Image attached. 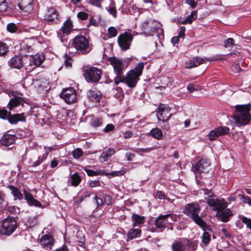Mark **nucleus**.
<instances>
[{
    "label": "nucleus",
    "mask_w": 251,
    "mask_h": 251,
    "mask_svg": "<svg viewBox=\"0 0 251 251\" xmlns=\"http://www.w3.org/2000/svg\"><path fill=\"white\" fill-rule=\"evenodd\" d=\"M201 210V206L198 203L192 202L187 204L182 212L191 218L203 230H205L207 228L208 226L206 222L199 216Z\"/></svg>",
    "instance_id": "obj_1"
},
{
    "label": "nucleus",
    "mask_w": 251,
    "mask_h": 251,
    "mask_svg": "<svg viewBox=\"0 0 251 251\" xmlns=\"http://www.w3.org/2000/svg\"><path fill=\"white\" fill-rule=\"evenodd\" d=\"M251 104L238 105L235 106L236 112L233 117L235 123L238 126H245L248 124L251 120V114L250 109Z\"/></svg>",
    "instance_id": "obj_2"
},
{
    "label": "nucleus",
    "mask_w": 251,
    "mask_h": 251,
    "mask_svg": "<svg viewBox=\"0 0 251 251\" xmlns=\"http://www.w3.org/2000/svg\"><path fill=\"white\" fill-rule=\"evenodd\" d=\"M161 26L162 25L159 22L150 19L143 23L142 28L148 35L153 36L156 34L160 38V36H163L164 33Z\"/></svg>",
    "instance_id": "obj_3"
},
{
    "label": "nucleus",
    "mask_w": 251,
    "mask_h": 251,
    "mask_svg": "<svg viewBox=\"0 0 251 251\" xmlns=\"http://www.w3.org/2000/svg\"><path fill=\"white\" fill-rule=\"evenodd\" d=\"M72 45L78 53L82 54L89 53L93 47L89 39L83 35H78L75 37L73 39Z\"/></svg>",
    "instance_id": "obj_4"
},
{
    "label": "nucleus",
    "mask_w": 251,
    "mask_h": 251,
    "mask_svg": "<svg viewBox=\"0 0 251 251\" xmlns=\"http://www.w3.org/2000/svg\"><path fill=\"white\" fill-rule=\"evenodd\" d=\"M144 67L143 62L137 64L134 69L129 71L125 76V82L129 87H134L138 81L139 76L142 75V71Z\"/></svg>",
    "instance_id": "obj_5"
},
{
    "label": "nucleus",
    "mask_w": 251,
    "mask_h": 251,
    "mask_svg": "<svg viewBox=\"0 0 251 251\" xmlns=\"http://www.w3.org/2000/svg\"><path fill=\"white\" fill-rule=\"evenodd\" d=\"M17 227V224L15 218L8 217L2 222L0 229L2 234L9 236L12 234Z\"/></svg>",
    "instance_id": "obj_6"
},
{
    "label": "nucleus",
    "mask_w": 251,
    "mask_h": 251,
    "mask_svg": "<svg viewBox=\"0 0 251 251\" xmlns=\"http://www.w3.org/2000/svg\"><path fill=\"white\" fill-rule=\"evenodd\" d=\"M86 81L90 83L98 82L100 78L101 71L96 67H91L86 69L83 73Z\"/></svg>",
    "instance_id": "obj_7"
},
{
    "label": "nucleus",
    "mask_w": 251,
    "mask_h": 251,
    "mask_svg": "<svg viewBox=\"0 0 251 251\" xmlns=\"http://www.w3.org/2000/svg\"><path fill=\"white\" fill-rule=\"evenodd\" d=\"M210 163L206 159L200 158L196 163L193 166V170L196 175V177L198 176L201 177L200 175L202 173H207L209 171Z\"/></svg>",
    "instance_id": "obj_8"
},
{
    "label": "nucleus",
    "mask_w": 251,
    "mask_h": 251,
    "mask_svg": "<svg viewBox=\"0 0 251 251\" xmlns=\"http://www.w3.org/2000/svg\"><path fill=\"white\" fill-rule=\"evenodd\" d=\"M133 38V35L127 32L121 34L118 36L117 42L122 50H126L130 48Z\"/></svg>",
    "instance_id": "obj_9"
},
{
    "label": "nucleus",
    "mask_w": 251,
    "mask_h": 251,
    "mask_svg": "<svg viewBox=\"0 0 251 251\" xmlns=\"http://www.w3.org/2000/svg\"><path fill=\"white\" fill-rule=\"evenodd\" d=\"M60 97L68 104L74 103L77 100L76 91L72 87L63 89Z\"/></svg>",
    "instance_id": "obj_10"
},
{
    "label": "nucleus",
    "mask_w": 251,
    "mask_h": 251,
    "mask_svg": "<svg viewBox=\"0 0 251 251\" xmlns=\"http://www.w3.org/2000/svg\"><path fill=\"white\" fill-rule=\"evenodd\" d=\"M207 203L212 208L213 210L216 211L217 212L221 209L227 207V203L224 199H219L216 196L208 199L207 201Z\"/></svg>",
    "instance_id": "obj_11"
},
{
    "label": "nucleus",
    "mask_w": 251,
    "mask_h": 251,
    "mask_svg": "<svg viewBox=\"0 0 251 251\" xmlns=\"http://www.w3.org/2000/svg\"><path fill=\"white\" fill-rule=\"evenodd\" d=\"M171 108L166 104H160L158 108L157 117L159 121H167L171 117Z\"/></svg>",
    "instance_id": "obj_12"
},
{
    "label": "nucleus",
    "mask_w": 251,
    "mask_h": 251,
    "mask_svg": "<svg viewBox=\"0 0 251 251\" xmlns=\"http://www.w3.org/2000/svg\"><path fill=\"white\" fill-rule=\"evenodd\" d=\"M25 104L26 106H28L24 98L14 96L9 101L7 107L9 110L12 111L20 106L24 108L25 106Z\"/></svg>",
    "instance_id": "obj_13"
},
{
    "label": "nucleus",
    "mask_w": 251,
    "mask_h": 251,
    "mask_svg": "<svg viewBox=\"0 0 251 251\" xmlns=\"http://www.w3.org/2000/svg\"><path fill=\"white\" fill-rule=\"evenodd\" d=\"M73 29V22L68 19L64 23L63 26L57 32V36L62 42H63V37L68 35Z\"/></svg>",
    "instance_id": "obj_14"
},
{
    "label": "nucleus",
    "mask_w": 251,
    "mask_h": 251,
    "mask_svg": "<svg viewBox=\"0 0 251 251\" xmlns=\"http://www.w3.org/2000/svg\"><path fill=\"white\" fill-rule=\"evenodd\" d=\"M109 61L113 67L114 73L116 74H123L124 64L123 61L116 57L109 58Z\"/></svg>",
    "instance_id": "obj_15"
},
{
    "label": "nucleus",
    "mask_w": 251,
    "mask_h": 251,
    "mask_svg": "<svg viewBox=\"0 0 251 251\" xmlns=\"http://www.w3.org/2000/svg\"><path fill=\"white\" fill-rule=\"evenodd\" d=\"M216 59L212 58H201L200 57H196L193 58L192 59H190L188 62L186 63L185 67L188 69H191L194 67H196L199 66L201 64H203L205 62V60H207L209 61H214L216 60Z\"/></svg>",
    "instance_id": "obj_16"
},
{
    "label": "nucleus",
    "mask_w": 251,
    "mask_h": 251,
    "mask_svg": "<svg viewBox=\"0 0 251 251\" xmlns=\"http://www.w3.org/2000/svg\"><path fill=\"white\" fill-rule=\"evenodd\" d=\"M58 13L54 7L48 8L44 16V20L48 22L56 23L58 20Z\"/></svg>",
    "instance_id": "obj_17"
},
{
    "label": "nucleus",
    "mask_w": 251,
    "mask_h": 251,
    "mask_svg": "<svg viewBox=\"0 0 251 251\" xmlns=\"http://www.w3.org/2000/svg\"><path fill=\"white\" fill-rule=\"evenodd\" d=\"M232 215V211L229 209L224 208L217 212L216 217L223 222H227Z\"/></svg>",
    "instance_id": "obj_18"
},
{
    "label": "nucleus",
    "mask_w": 251,
    "mask_h": 251,
    "mask_svg": "<svg viewBox=\"0 0 251 251\" xmlns=\"http://www.w3.org/2000/svg\"><path fill=\"white\" fill-rule=\"evenodd\" d=\"M33 0H18L19 8L25 13H29L33 10Z\"/></svg>",
    "instance_id": "obj_19"
},
{
    "label": "nucleus",
    "mask_w": 251,
    "mask_h": 251,
    "mask_svg": "<svg viewBox=\"0 0 251 251\" xmlns=\"http://www.w3.org/2000/svg\"><path fill=\"white\" fill-rule=\"evenodd\" d=\"M7 120L11 124L13 125L17 124L19 122H25L26 120L24 112L14 114L9 113Z\"/></svg>",
    "instance_id": "obj_20"
},
{
    "label": "nucleus",
    "mask_w": 251,
    "mask_h": 251,
    "mask_svg": "<svg viewBox=\"0 0 251 251\" xmlns=\"http://www.w3.org/2000/svg\"><path fill=\"white\" fill-rule=\"evenodd\" d=\"M8 64L11 68L20 69L24 66L23 57L20 55H15L8 61Z\"/></svg>",
    "instance_id": "obj_21"
},
{
    "label": "nucleus",
    "mask_w": 251,
    "mask_h": 251,
    "mask_svg": "<svg viewBox=\"0 0 251 251\" xmlns=\"http://www.w3.org/2000/svg\"><path fill=\"white\" fill-rule=\"evenodd\" d=\"M40 243L44 247L50 250L53 245L54 239L51 235L45 234L41 238Z\"/></svg>",
    "instance_id": "obj_22"
},
{
    "label": "nucleus",
    "mask_w": 251,
    "mask_h": 251,
    "mask_svg": "<svg viewBox=\"0 0 251 251\" xmlns=\"http://www.w3.org/2000/svg\"><path fill=\"white\" fill-rule=\"evenodd\" d=\"M23 192L25 195V199L29 205L35 206L39 207L41 206L42 204L41 202L35 199L30 193L27 191L25 189L23 190Z\"/></svg>",
    "instance_id": "obj_23"
},
{
    "label": "nucleus",
    "mask_w": 251,
    "mask_h": 251,
    "mask_svg": "<svg viewBox=\"0 0 251 251\" xmlns=\"http://www.w3.org/2000/svg\"><path fill=\"white\" fill-rule=\"evenodd\" d=\"M166 216H167L160 214L156 218L154 222L155 227L159 229L161 232L166 227V222H168L167 220H166Z\"/></svg>",
    "instance_id": "obj_24"
},
{
    "label": "nucleus",
    "mask_w": 251,
    "mask_h": 251,
    "mask_svg": "<svg viewBox=\"0 0 251 251\" xmlns=\"http://www.w3.org/2000/svg\"><path fill=\"white\" fill-rule=\"evenodd\" d=\"M16 139V136L14 135L5 134L0 140V143L4 146H8L13 144Z\"/></svg>",
    "instance_id": "obj_25"
},
{
    "label": "nucleus",
    "mask_w": 251,
    "mask_h": 251,
    "mask_svg": "<svg viewBox=\"0 0 251 251\" xmlns=\"http://www.w3.org/2000/svg\"><path fill=\"white\" fill-rule=\"evenodd\" d=\"M188 243V240L185 239L183 241L174 242L172 245L173 251H185L186 244Z\"/></svg>",
    "instance_id": "obj_26"
},
{
    "label": "nucleus",
    "mask_w": 251,
    "mask_h": 251,
    "mask_svg": "<svg viewBox=\"0 0 251 251\" xmlns=\"http://www.w3.org/2000/svg\"><path fill=\"white\" fill-rule=\"evenodd\" d=\"M145 218L144 216H140L137 214H133L131 216V221L132 222V226H140L144 224Z\"/></svg>",
    "instance_id": "obj_27"
},
{
    "label": "nucleus",
    "mask_w": 251,
    "mask_h": 251,
    "mask_svg": "<svg viewBox=\"0 0 251 251\" xmlns=\"http://www.w3.org/2000/svg\"><path fill=\"white\" fill-rule=\"evenodd\" d=\"M96 176L98 175H104L105 176L111 175L112 176H121L124 175L126 172V169L124 168H122L121 170L119 171H113L111 173H105L103 170H99L98 171H96Z\"/></svg>",
    "instance_id": "obj_28"
},
{
    "label": "nucleus",
    "mask_w": 251,
    "mask_h": 251,
    "mask_svg": "<svg viewBox=\"0 0 251 251\" xmlns=\"http://www.w3.org/2000/svg\"><path fill=\"white\" fill-rule=\"evenodd\" d=\"M115 151L114 149H108L101 153L99 159L100 160L101 162L107 161L115 153Z\"/></svg>",
    "instance_id": "obj_29"
},
{
    "label": "nucleus",
    "mask_w": 251,
    "mask_h": 251,
    "mask_svg": "<svg viewBox=\"0 0 251 251\" xmlns=\"http://www.w3.org/2000/svg\"><path fill=\"white\" fill-rule=\"evenodd\" d=\"M7 188H8L11 190V194L13 196L14 200H23V195L19 191L17 187L12 185H9L7 186Z\"/></svg>",
    "instance_id": "obj_30"
},
{
    "label": "nucleus",
    "mask_w": 251,
    "mask_h": 251,
    "mask_svg": "<svg viewBox=\"0 0 251 251\" xmlns=\"http://www.w3.org/2000/svg\"><path fill=\"white\" fill-rule=\"evenodd\" d=\"M32 62L34 63V67L33 69L36 66H40L44 60V56L42 54H37L34 55L32 54Z\"/></svg>",
    "instance_id": "obj_31"
},
{
    "label": "nucleus",
    "mask_w": 251,
    "mask_h": 251,
    "mask_svg": "<svg viewBox=\"0 0 251 251\" xmlns=\"http://www.w3.org/2000/svg\"><path fill=\"white\" fill-rule=\"evenodd\" d=\"M88 97L90 100L94 102H99L100 100V92L95 90H90L88 93Z\"/></svg>",
    "instance_id": "obj_32"
},
{
    "label": "nucleus",
    "mask_w": 251,
    "mask_h": 251,
    "mask_svg": "<svg viewBox=\"0 0 251 251\" xmlns=\"http://www.w3.org/2000/svg\"><path fill=\"white\" fill-rule=\"evenodd\" d=\"M81 180V178L80 176L77 173L75 172L71 176V184L72 186L76 187L79 185Z\"/></svg>",
    "instance_id": "obj_33"
},
{
    "label": "nucleus",
    "mask_w": 251,
    "mask_h": 251,
    "mask_svg": "<svg viewBox=\"0 0 251 251\" xmlns=\"http://www.w3.org/2000/svg\"><path fill=\"white\" fill-rule=\"evenodd\" d=\"M197 18V11H193L191 13L189 16H188L183 22L182 24H191Z\"/></svg>",
    "instance_id": "obj_34"
},
{
    "label": "nucleus",
    "mask_w": 251,
    "mask_h": 251,
    "mask_svg": "<svg viewBox=\"0 0 251 251\" xmlns=\"http://www.w3.org/2000/svg\"><path fill=\"white\" fill-rule=\"evenodd\" d=\"M141 233V230L139 229L131 228L130 229L127 233L128 238L130 240L133 238H136L140 236Z\"/></svg>",
    "instance_id": "obj_35"
},
{
    "label": "nucleus",
    "mask_w": 251,
    "mask_h": 251,
    "mask_svg": "<svg viewBox=\"0 0 251 251\" xmlns=\"http://www.w3.org/2000/svg\"><path fill=\"white\" fill-rule=\"evenodd\" d=\"M98 206H101L104 203L103 199V193L102 192H99L97 194H95L94 197Z\"/></svg>",
    "instance_id": "obj_36"
},
{
    "label": "nucleus",
    "mask_w": 251,
    "mask_h": 251,
    "mask_svg": "<svg viewBox=\"0 0 251 251\" xmlns=\"http://www.w3.org/2000/svg\"><path fill=\"white\" fill-rule=\"evenodd\" d=\"M150 134L152 137L158 140L160 139L162 137V132L161 129L158 128L152 129L150 131Z\"/></svg>",
    "instance_id": "obj_37"
},
{
    "label": "nucleus",
    "mask_w": 251,
    "mask_h": 251,
    "mask_svg": "<svg viewBox=\"0 0 251 251\" xmlns=\"http://www.w3.org/2000/svg\"><path fill=\"white\" fill-rule=\"evenodd\" d=\"M48 156V153L45 152L42 154V155L40 156L38 158V160L32 163L31 166L33 167H36L40 165L43 162L44 160L47 159Z\"/></svg>",
    "instance_id": "obj_38"
},
{
    "label": "nucleus",
    "mask_w": 251,
    "mask_h": 251,
    "mask_svg": "<svg viewBox=\"0 0 251 251\" xmlns=\"http://www.w3.org/2000/svg\"><path fill=\"white\" fill-rule=\"evenodd\" d=\"M220 136L225 135L229 133V128L227 126H220L216 128Z\"/></svg>",
    "instance_id": "obj_39"
},
{
    "label": "nucleus",
    "mask_w": 251,
    "mask_h": 251,
    "mask_svg": "<svg viewBox=\"0 0 251 251\" xmlns=\"http://www.w3.org/2000/svg\"><path fill=\"white\" fill-rule=\"evenodd\" d=\"M204 232L201 237L202 243L207 246L211 241L210 235L208 232L205 231V229L203 230Z\"/></svg>",
    "instance_id": "obj_40"
},
{
    "label": "nucleus",
    "mask_w": 251,
    "mask_h": 251,
    "mask_svg": "<svg viewBox=\"0 0 251 251\" xmlns=\"http://www.w3.org/2000/svg\"><path fill=\"white\" fill-rule=\"evenodd\" d=\"M8 51V46L5 43L0 41V56L6 55Z\"/></svg>",
    "instance_id": "obj_41"
},
{
    "label": "nucleus",
    "mask_w": 251,
    "mask_h": 251,
    "mask_svg": "<svg viewBox=\"0 0 251 251\" xmlns=\"http://www.w3.org/2000/svg\"><path fill=\"white\" fill-rule=\"evenodd\" d=\"M208 138L210 141H213L216 140L217 138L220 137L219 135L218 134V132L216 128L214 129L211 130L209 133H208Z\"/></svg>",
    "instance_id": "obj_42"
},
{
    "label": "nucleus",
    "mask_w": 251,
    "mask_h": 251,
    "mask_svg": "<svg viewBox=\"0 0 251 251\" xmlns=\"http://www.w3.org/2000/svg\"><path fill=\"white\" fill-rule=\"evenodd\" d=\"M102 123V120L100 118L94 117L91 120V124L94 127H98Z\"/></svg>",
    "instance_id": "obj_43"
},
{
    "label": "nucleus",
    "mask_w": 251,
    "mask_h": 251,
    "mask_svg": "<svg viewBox=\"0 0 251 251\" xmlns=\"http://www.w3.org/2000/svg\"><path fill=\"white\" fill-rule=\"evenodd\" d=\"M107 32L109 38H113L116 36L118 33L117 29L113 26L109 27Z\"/></svg>",
    "instance_id": "obj_44"
},
{
    "label": "nucleus",
    "mask_w": 251,
    "mask_h": 251,
    "mask_svg": "<svg viewBox=\"0 0 251 251\" xmlns=\"http://www.w3.org/2000/svg\"><path fill=\"white\" fill-rule=\"evenodd\" d=\"M165 215L167 216L166 217V220L168 221V222H166L167 224L171 225L173 222L177 221V217L176 215L171 214H166Z\"/></svg>",
    "instance_id": "obj_45"
},
{
    "label": "nucleus",
    "mask_w": 251,
    "mask_h": 251,
    "mask_svg": "<svg viewBox=\"0 0 251 251\" xmlns=\"http://www.w3.org/2000/svg\"><path fill=\"white\" fill-rule=\"evenodd\" d=\"M28 57H26V58L25 59L24 62V64L26 66V67L27 66H34V63L32 62V54H29L27 55Z\"/></svg>",
    "instance_id": "obj_46"
},
{
    "label": "nucleus",
    "mask_w": 251,
    "mask_h": 251,
    "mask_svg": "<svg viewBox=\"0 0 251 251\" xmlns=\"http://www.w3.org/2000/svg\"><path fill=\"white\" fill-rule=\"evenodd\" d=\"M83 151L80 148H77L73 151V155L75 158L78 159L83 155Z\"/></svg>",
    "instance_id": "obj_47"
},
{
    "label": "nucleus",
    "mask_w": 251,
    "mask_h": 251,
    "mask_svg": "<svg viewBox=\"0 0 251 251\" xmlns=\"http://www.w3.org/2000/svg\"><path fill=\"white\" fill-rule=\"evenodd\" d=\"M155 149V147H152L151 148H146V149H137L135 151L139 154H142L143 153L149 152L150 151L153 150Z\"/></svg>",
    "instance_id": "obj_48"
},
{
    "label": "nucleus",
    "mask_w": 251,
    "mask_h": 251,
    "mask_svg": "<svg viewBox=\"0 0 251 251\" xmlns=\"http://www.w3.org/2000/svg\"><path fill=\"white\" fill-rule=\"evenodd\" d=\"M116 75L114 79V82L116 84H118L121 82H125V77L124 76L123 74H116Z\"/></svg>",
    "instance_id": "obj_49"
},
{
    "label": "nucleus",
    "mask_w": 251,
    "mask_h": 251,
    "mask_svg": "<svg viewBox=\"0 0 251 251\" xmlns=\"http://www.w3.org/2000/svg\"><path fill=\"white\" fill-rule=\"evenodd\" d=\"M76 237L79 239V240L78 241V245L82 247L84 245V235H82L80 232L77 231L76 233Z\"/></svg>",
    "instance_id": "obj_50"
},
{
    "label": "nucleus",
    "mask_w": 251,
    "mask_h": 251,
    "mask_svg": "<svg viewBox=\"0 0 251 251\" xmlns=\"http://www.w3.org/2000/svg\"><path fill=\"white\" fill-rule=\"evenodd\" d=\"M107 10L110 14L112 15L114 18L117 17V10L114 6H109L107 8Z\"/></svg>",
    "instance_id": "obj_51"
},
{
    "label": "nucleus",
    "mask_w": 251,
    "mask_h": 251,
    "mask_svg": "<svg viewBox=\"0 0 251 251\" xmlns=\"http://www.w3.org/2000/svg\"><path fill=\"white\" fill-rule=\"evenodd\" d=\"M7 29L8 31L13 33L17 31V27L14 23L8 24L7 25Z\"/></svg>",
    "instance_id": "obj_52"
},
{
    "label": "nucleus",
    "mask_w": 251,
    "mask_h": 251,
    "mask_svg": "<svg viewBox=\"0 0 251 251\" xmlns=\"http://www.w3.org/2000/svg\"><path fill=\"white\" fill-rule=\"evenodd\" d=\"M243 223L246 225L247 227L251 229V219L243 216L241 219Z\"/></svg>",
    "instance_id": "obj_53"
},
{
    "label": "nucleus",
    "mask_w": 251,
    "mask_h": 251,
    "mask_svg": "<svg viewBox=\"0 0 251 251\" xmlns=\"http://www.w3.org/2000/svg\"><path fill=\"white\" fill-rule=\"evenodd\" d=\"M103 199L104 203L107 205H110L112 203V198L110 195L103 194Z\"/></svg>",
    "instance_id": "obj_54"
},
{
    "label": "nucleus",
    "mask_w": 251,
    "mask_h": 251,
    "mask_svg": "<svg viewBox=\"0 0 251 251\" xmlns=\"http://www.w3.org/2000/svg\"><path fill=\"white\" fill-rule=\"evenodd\" d=\"M186 246H188L189 250L190 251H194L196 250L197 248V244L195 242H190L188 240V243L186 244Z\"/></svg>",
    "instance_id": "obj_55"
},
{
    "label": "nucleus",
    "mask_w": 251,
    "mask_h": 251,
    "mask_svg": "<svg viewBox=\"0 0 251 251\" xmlns=\"http://www.w3.org/2000/svg\"><path fill=\"white\" fill-rule=\"evenodd\" d=\"M204 195L205 196V199L206 201H208V199L215 197L213 195V193L209 190H206L204 191Z\"/></svg>",
    "instance_id": "obj_56"
},
{
    "label": "nucleus",
    "mask_w": 251,
    "mask_h": 251,
    "mask_svg": "<svg viewBox=\"0 0 251 251\" xmlns=\"http://www.w3.org/2000/svg\"><path fill=\"white\" fill-rule=\"evenodd\" d=\"M155 196L159 199H166L167 196L165 194L161 191H157L155 193Z\"/></svg>",
    "instance_id": "obj_57"
},
{
    "label": "nucleus",
    "mask_w": 251,
    "mask_h": 251,
    "mask_svg": "<svg viewBox=\"0 0 251 251\" xmlns=\"http://www.w3.org/2000/svg\"><path fill=\"white\" fill-rule=\"evenodd\" d=\"M8 8L7 3L5 0L0 2V12L5 11Z\"/></svg>",
    "instance_id": "obj_58"
},
{
    "label": "nucleus",
    "mask_w": 251,
    "mask_h": 251,
    "mask_svg": "<svg viewBox=\"0 0 251 251\" xmlns=\"http://www.w3.org/2000/svg\"><path fill=\"white\" fill-rule=\"evenodd\" d=\"M77 17L82 20H84L87 19L88 15L85 12H80L77 14Z\"/></svg>",
    "instance_id": "obj_59"
},
{
    "label": "nucleus",
    "mask_w": 251,
    "mask_h": 251,
    "mask_svg": "<svg viewBox=\"0 0 251 251\" xmlns=\"http://www.w3.org/2000/svg\"><path fill=\"white\" fill-rule=\"evenodd\" d=\"M8 114L5 109H0V118L3 119H7Z\"/></svg>",
    "instance_id": "obj_60"
},
{
    "label": "nucleus",
    "mask_w": 251,
    "mask_h": 251,
    "mask_svg": "<svg viewBox=\"0 0 251 251\" xmlns=\"http://www.w3.org/2000/svg\"><path fill=\"white\" fill-rule=\"evenodd\" d=\"M234 43V40L232 38H228L225 42V46L226 48L230 47L233 46Z\"/></svg>",
    "instance_id": "obj_61"
},
{
    "label": "nucleus",
    "mask_w": 251,
    "mask_h": 251,
    "mask_svg": "<svg viewBox=\"0 0 251 251\" xmlns=\"http://www.w3.org/2000/svg\"><path fill=\"white\" fill-rule=\"evenodd\" d=\"M239 196L241 197L240 200L241 201L245 203H248L250 205V200H251V198H250L248 197H245L243 195H239Z\"/></svg>",
    "instance_id": "obj_62"
},
{
    "label": "nucleus",
    "mask_w": 251,
    "mask_h": 251,
    "mask_svg": "<svg viewBox=\"0 0 251 251\" xmlns=\"http://www.w3.org/2000/svg\"><path fill=\"white\" fill-rule=\"evenodd\" d=\"M114 129V126L112 124H108L103 129L104 132H108L112 131Z\"/></svg>",
    "instance_id": "obj_63"
},
{
    "label": "nucleus",
    "mask_w": 251,
    "mask_h": 251,
    "mask_svg": "<svg viewBox=\"0 0 251 251\" xmlns=\"http://www.w3.org/2000/svg\"><path fill=\"white\" fill-rule=\"evenodd\" d=\"M221 234H223L226 237H230V234L229 232L225 227H223L220 231Z\"/></svg>",
    "instance_id": "obj_64"
}]
</instances>
